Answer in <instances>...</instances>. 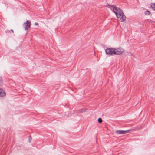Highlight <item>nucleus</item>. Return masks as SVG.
<instances>
[{"mask_svg": "<svg viewBox=\"0 0 155 155\" xmlns=\"http://www.w3.org/2000/svg\"><path fill=\"white\" fill-rule=\"evenodd\" d=\"M114 11L118 20L122 22L125 21L126 17L121 9L118 7L117 8H115Z\"/></svg>", "mask_w": 155, "mask_h": 155, "instance_id": "obj_1", "label": "nucleus"}, {"mask_svg": "<svg viewBox=\"0 0 155 155\" xmlns=\"http://www.w3.org/2000/svg\"><path fill=\"white\" fill-rule=\"evenodd\" d=\"M115 55H118L121 54L124 51L122 48L119 47L114 48Z\"/></svg>", "mask_w": 155, "mask_h": 155, "instance_id": "obj_2", "label": "nucleus"}, {"mask_svg": "<svg viewBox=\"0 0 155 155\" xmlns=\"http://www.w3.org/2000/svg\"><path fill=\"white\" fill-rule=\"evenodd\" d=\"M106 53L110 55H115L114 48H107L105 50Z\"/></svg>", "mask_w": 155, "mask_h": 155, "instance_id": "obj_3", "label": "nucleus"}, {"mask_svg": "<svg viewBox=\"0 0 155 155\" xmlns=\"http://www.w3.org/2000/svg\"><path fill=\"white\" fill-rule=\"evenodd\" d=\"M31 22L27 20L26 22L23 24V26L25 30H28L30 27Z\"/></svg>", "mask_w": 155, "mask_h": 155, "instance_id": "obj_4", "label": "nucleus"}, {"mask_svg": "<svg viewBox=\"0 0 155 155\" xmlns=\"http://www.w3.org/2000/svg\"><path fill=\"white\" fill-rule=\"evenodd\" d=\"M130 130H116L115 132L117 134H124L128 133Z\"/></svg>", "mask_w": 155, "mask_h": 155, "instance_id": "obj_5", "label": "nucleus"}, {"mask_svg": "<svg viewBox=\"0 0 155 155\" xmlns=\"http://www.w3.org/2000/svg\"><path fill=\"white\" fill-rule=\"evenodd\" d=\"M6 95L5 91L2 88H0V97H4Z\"/></svg>", "mask_w": 155, "mask_h": 155, "instance_id": "obj_6", "label": "nucleus"}, {"mask_svg": "<svg viewBox=\"0 0 155 155\" xmlns=\"http://www.w3.org/2000/svg\"><path fill=\"white\" fill-rule=\"evenodd\" d=\"M107 5L108 6V7L111 9V10L113 11V12L114 13L115 12V11H114V9L115 8H117L118 7H115L113 5Z\"/></svg>", "mask_w": 155, "mask_h": 155, "instance_id": "obj_7", "label": "nucleus"}, {"mask_svg": "<svg viewBox=\"0 0 155 155\" xmlns=\"http://www.w3.org/2000/svg\"><path fill=\"white\" fill-rule=\"evenodd\" d=\"M85 111V110H84V109H81L78 110L77 112L78 113H82L83 112H84Z\"/></svg>", "mask_w": 155, "mask_h": 155, "instance_id": "obj_8", "label": "nucleus"}, {"mask_svg": "<svg viewBox=\"0 0 155 155\" xmlns=\"http://www.w3.org/2000/svg\"><path fill=\"white\" fill-rule=\"evenodd\" d=\"M151 7L155 11V4L153 3L151 5Z\"/></svg>", "mask_w": 155, "mask_h": 155, "instance_id": "obj_9", "label": "nucleus"}, {"mask_svg": "<svg viewBox=\"0 0 155 155\" xmlns=\"http://www.w3.org/2000/svg\"><path fill=\"white\" fill-rule=\"evenodd\" d=\"M150 12L148 10L146 11L145 12V14L146 15H149L150 14Z\"/></svg>", "mask_w": 155, "mask_h": 155, "instance_id": "obj_10", "label": "nucleus"}, {"mask_svg": "<svg viewBox=\"0 0 155 155\" xmlns=\"http://www.w3.org/2000/svg\"><path fill=\"white\" fill-rule=\"evenodd\" d=\"M98 121L99 123H101L102 122V119L101 118H99L98 119Z\"/></svg>", "mask_w": 155, "mask_h": 155, "instance_id": "obj_11", "label": "nucleus"}, {"mask_svg": "<svg viewBox=\"0 0 155 155\" xmlns=\"http://www.w3.org/2000/svg\"><path fill=\"white\" fill-rule=\"evenodd\" d=\"M2 83V80L1 78H0V86H1Z\"/></svg>", "mask_w": 155, "mask_h": 155, "instance_id": "obj_12", "label": "nucleus"}, {"mask_svg": "<svg viewBox=\"0 0 155 155\" xmlns=\"http://www.w3.org/2000/svg\"><path fill=\"white\" fill-rule=\"evenodd\" d=\"M36 26H37L38 25V23H37V22H35L34 24Z\"/></svg>", "mask_w": 155, "mask_h": 155, "instance_id": "obj_13", "label": "nucleus"}, {"mask_svg": "<svg viewBox=\"0 0 155 155\" xmlns=\"http://www.w3.org/2000/svg\"><path fill=\"white\" fill-rule=\"evenodd\" d=\"M11 31H12V33H13V32H14L13 31V30L12 29V30H11Z\"/></svg>", "mask_w": 155, "mask_h": 155, "instance_id": "obj_14", "label": "nucleus"}]
</instances>
